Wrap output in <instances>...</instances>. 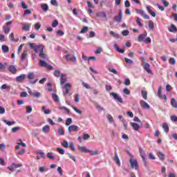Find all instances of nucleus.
I'll return each instance as SVG.
<instances>
[{
    "label": "nucleus",
    "mask_w": 177,
    "mask_h": 177,
    "mask_svg": "<svg viewBox=\"0 0 177 177\" xmlns=\"http://www.w3.org/2000/svg\"><path fill=\"white\" fill-rule=\"evenodd\" d=\"M28 46L32 49L35 53H41L44 50V46L42 44L35 45V43H28Z\"/></svg>",
    "instance_id": "f257e3e1"
},
{
    "label": "nucleus",
    "mask_w": 177,
    "mask_h": 177,
    "mask_svg": "<svg viewBox=\"0 0 177 177\" xmlns=\"http://www.w3.org/2000/svg\"><path fill=\"white\" fill-rule=\"evenodd\" d=\"M158 97L159 99L164 100L165 102L168 100V97H167V95L162 94V87L160 86L158 89Z\"/></svg>",
    "instance_id": "f03ea898"
},
{
    "label": "nucleus",
    "mask_w": 177,
    "mask_h": 177,
    "mask_svg": "<svg viewBox=\"0 0 177 177\" xmlns=\"http://www.w3.org/2000/svg\"><path fill=\"white\" fill-rule=\"evenodd\" d=\"M34 77H35V75H34V72H29L27 75V78L30 80V84H31V85H34V84H35L38 81V79H35L33 81H31V80H32Z\"/></svg>",
    "instance_id": "7ed1b4c3"
},
{
    "label": "nucleus",
    "mask_w": 177,
    "mask_h": 177,
    "mask_svg": "<svg viewBox=\"0 0 177 177\" xmlns=\"http://www.w3.org/2000/svg\"><path fill=\"white\" fill-rule=\"evenodd\" d=\"M110 96H112L115 100H117L121 104H124V100H122V97H120L116 93H111Z\"/></svg>",
    "instance_id": "20e7f679"
},
{
    "label": "nucleus",
    "mask_w": 177,
    "mask_h": 177,
    "mask_svg": "<svg viewBox=\"0 0 177 177\" xmlns=\"http://www.w3.org/2000/svg\"><path fill=\"white\" fill-rule=\"evenodd\" d=\"M39 66H41V67H44L45 68H47V70H53V66L49 65L48 62L44 60L39 61Z\"/></svg>",
    "instance_id": "39448f33"
},
{
    "label": "nucleus",
    "mask_w": 177,
    "mask_h": 177,
    "mask_svg": "<svg viewBox=\"0 0 177 177\" xmlns=\"http://www.w3.org/2000/svg\"><path fill=\"white\" fill-rule=\"evenodd\" d=\"M140 104L142 109H144L145 110H149L150 109V105H149V104H147L145 100H141L140 102Z\"/></svg>",
    "instance_id": "423d86ee"
},
{
    "label": "nucleus",
    "mask_w": 177,
    "mask_h": 177,
    "mask_svg": "<svg viewBox=\"0 0 177 177\" xmlns=\"http://www.w3.org/2000/svg\"><path fill=\"white\" fill-rule=\"evenodd\" d=\"M130 165L131 168H134L135 169H138V161L136 160H133V158H130Z\"/></svg>",
    "instance_id": "0eeeda50"
},
{
    "label": "nucleus",
    "mask_w": 177,
    "mask_h": 177,
    "mask_svg": "<svg viewBox=\"0 0 177 177\" xmlns=\"http://www.w3.org/2000/svg\"><path fill=\"white\" fill-rule=\"evenodd\" d=\"M121 20H122V10H120L118 15H116L114 18V21L118 23H121Z\"/></svg>",
    "instance_id": "6e6552de"
},
{
    "label": "nucleus",
    "mask_w": 177,
    "mask_h": 177,
    "mask_svg": "<svg viewBox=\"0 0 177 177\" xmlns=\"http://www.w3.org/2000/svg\"><path fill=\"white\" fill-rule=\"evenodd\" d=\"M26 77H27V75L26 74H22L19 76H17L15 79L16 82H20V83L24 82V80H26Z\"/></svg>",
    "instance_id": "1a4fd4ad"
},
{
    "label": "nucleus",
    "mask_w": 177,
    "mask_h": 177,
    "mask_svg": "<svg viewBox=\"0 0 177 177\" xmlns=\"http://www.w3.org/2000/svg\"><path fill=\"white\" fill-rule=\"evenodd\" d=\"M113 161H115V164L118 167H121V162L120 161V158H118V154L117 151H115V156L113 158Z\"/></svg>",
    "instance_id": "9d476101"
},
{
    "label": "nucleus",
    "mask_w": 177,
    "mask_h": 177,
    "mask_svg": "<svg viewBox=\"0 0 177 177\" xmlns=\"http://www.w3.org/2000/svg\"><path fill=\"white\" fill-rule=\"evenodd\" d=\"M140 157L142 159V161L145 162V165H146L147 162H146V152L143 150V149H140Z\"/></svg>",
    "instance_id": "9b49d317"
},
{
    "label": "nucleus",
    "mask_w": 177,
    "mask_h": 177,
    "mask_svg": "<svg viewBox=\"0 0 177 177\" xmlns=\"http://www.w3.org/2000/svg\"><path fill=\"white\" fill-rule=\"evenodd\" d=\"M68 131L69 132H77V131H78V126L72 124L68 127Z\"/></svg>",
    "instance_id": "f8f14e48"
},
{
    "label": "nucleus",
    "mask_w": 177,
    "mask_h": 177,
    "mask_svg": "<svg viewBox=\"0 0 177 177\" xmlns=\"http://www.w3.org/2000/svg\"><path fill=\"white\" fill-rule=\"evenodd\" d=\"M67 82V77L65 74L62 73L60 76V84L64 85Z\"/></svg>",
    "instance_id": "ddd939ff"
},
{
    "label": "nucleus",
    "mask_w": 177,
    "mask_h": 177,
    "mask_svg": "<svg viewBox=\"0 0 177 177\" xmlns=\"http://www.w3.org/2000/svg\"><path fill=\"white\" fill-rule=\"evenodd\" d=\"M66 60L69 61V62H75L77 60V57H75V56L74 55H70L68 54H67L65 56Z\"/></svg>",
    "instance_id": "4468645a"
},
{
    "label": "nucleus",
    "mask_w": 177,
    "mask_h": 177,
    "mask_svg": "<svg viewBox=\"0 0 177 177\" xmlns=\"http://www.w3.org/2000/svg\"><path fill=\"white\" fill-rule=\"evenodd\" d=\"M131 126L132 127V128L134 131L139 132V129H140V126H139V124L138 123L131 122Z\"/></svg>",
    "instance_id": "2eb2a0df"
},
{
    "label": "nucleus",
    "mask_w": 177,
    "mask_h": 177,
    "mask_svg": "<svg viewBox=\"0 0 177 177\" xmlns=\"http://www.w3.org/2000/svg\"><path fill=\"white\" fill-rule=\"evenodd\" d=\"M8 71H10V73H11V74H16V73H17V69L16 68V66L13 65H10L8 67Z\"/></svg>",
    "instance_id": "dca6fc26"
},
{
    "label": "nucleus",
    "mask_w": 177,
    "mask_h": 177,
    "mask_svg": "<svg viewBox=\"0 0 177 177\" xmlns=\"http://www.w3.org/2000/svg\"><path fill=\"white\" fill-rule=\"evenodd\" d=\"M64 88L65 89V93L66 95H68L69 92H70V89H71V84L67 83L64 86Z\"/></svg>",
    "instance_id": "f3484780"
},
{
    "label": "nucleus",
    "mask_w": 177,
    "mask_h": 177,
    "mask_svg": "<svg viewBox=\"0 0 177 177\" xmlns=\"http://www.w3.org/2000/svg\"><path fill=\"white\" fill-rule=\"evenodd\" d=\"M144 68L148 74H152L151 69H150V64L148 63L145 64Z\"/></svg>",
    "instance_id": "a211bd4d"
},
{
    "label": "nucleus",
    "mask_w": 177,
    "mask_h": 177,
    "mask_svg": "<svg viewBox=\"0 0 177 177\" xmlns=\"http://www.w3.org/2000/svg\"><path fill=\"white\" fill-rule=\"evenodd\" d=\"M31 27V24H22V30L24 31H28Z\"/></svg>",
    "instance_id": "6ab92c4d"
},
{
    "label": "nucleus",
    "mask_w": 177,
    "mask_h": 177,
    "mask_svg": "<svg viewBox=\"0 0 177 177\" xmlns=\"http://www.w3.org/2000/svg\"><path fill=\"white\" fill-rule=\"evenodd\" d=\"M147 37V32H145L144 34L140 35L138 38V42H142L143 39H145Z\"/></svg>",
    "instance_id": "aec40b11"
},
{
    "label": "nucleus",
    "mask_w": 177,
    "mask_h": 177,
    "mask_svg": "<svg viewBox=\"0 0 177 177\" xmlns=\"http://www.w3.org/2000/svg\"><path fill=\"white\" fill-rule=\"evenodd\" d=\"M138 13L144 17V19H149L150 17L149 15H146V12H145L142 10H138Z\"/></svg>",
    "instance_id": "412c9836"
},
{
    "label": "nucleus",
    "mask_w": 177,
    "mask_h": 177,
    "mask_svg": "<svg viewBox=\"0 0 177 177\" xmlns=\"http://www.w3.org/2000/svg\"><path fill=\"white\" fill-rule=\"evenodd\" d=\"M162 128L165 133H168V132H169V127H168V124L167 122H164L162 124Z\"/></svg>",
    "instance_id": "4be33fe9"
},
{
    "label": "nucleus",
    "mask_w": 177,
    "mask_h": 177,
    "mask_svg": "<svg viewBox=\"0 0 177 177\" xmlns=\"http://www.w3.org/2000/svg\"><path fill=\"white\" fill-rule=\"evenodd\" d=\"M41 8L42 10H44V12H48L49 10V6H48L46 3H42L41 5Z\"/></svg>",
    "instance_id": "5701e85b"
},
{
    "label": "nucleus",
    "mask_w": 177,
    "mask_h": 177,
    "mask_svg": "<svg viewBox=\"0 0 177 177\" xmlns=\"http://www.w3.org/2000/svg\"><path fill=\"white\" fill-rule=\"evenodd\" d=\"M113 47L115 48L117 52H119V53H124V52H125V50H122L120 48V47H118V45H117V44H114Z\"/></svg>",
    "instance_id": "b1692460"
},
{
    "label": "nucleus",
    "mask_w": 177,
    "mask_h": 177,
    "mask_svg": "<svg viewBox=\"0 0 177 177\" xmlns=\"http://www.w3.org/2000/svg\"><path fill=\"white\" fill-rule=\"evenodd\" d=\"M41 131L44 133H48V132L50 131V127H49V125H45L44 127H42Z\"/></svg>",
    "instance_id": "393cba45"
},
{
    "label": "nucleus",
    "mask_w": 177,
    "mask_h": 177,
    "mask_svg": "<svg viewBox=\"0 0 177 177\" xmlns=\"http://www.w3.org/2000/svg\"><path fill=\"white\" fill-rule=\"evenodd\" d=\"M39 56L40 59H48V55L44 53V50L39 53Z\"/></svg>",
    "instance_id": "a878e982"
},
{
    "label": "nucleus",
    "mask_w": 177,
    "mask_h": 177,
    "mask_svg": "<svg viewBox=\"0 0 177 177\" xmlns=\"http://www.w3.org/2000/svg\"><path fill=\"white\" fill-rule=\"evenodd\" d=\"M147 10H148V12L150 13V15L152 16V17H156V14L154 11H153L151 10V8H150V6H147Z\"/></svg>",
    "instance_id": "bb28decb"
},
{
    "label": "nucleus",
    "mask_w": 177,
    "mask_h": 177,
    "mask_svg": "<svg viewBox=\"0 0 177 177\" xmlns=\"http://www.w3.org/2000/svg\"><path fill=\"white\" fill-rule=\"evenodd\" d=\"M9 38H10L12 42H19V38L15 39V35L13 34V32L10 33Z\"/></svg>",
    "instance_id": "cd10ccee"
},
{
    "label": "nucleus",
    "mask_w": 177,
    "mask_h": 177,
    "mask_svg": "<svg viewBox=\"0 0 177 177\" xmlns=\"http://www.w3.org/2000/svg\"><path fill=\"white\" fill-rule=\"evenodd\" d=\"M41 110L44 111V114H50V113H52V110L47 109L46 106H42Z\"/></svg>",
    "instance_id": "c85d7f7f"
},
{
    "label": "nucleus",
    "mask_w": 177,
    "mask_h": 177,
    "mask_svg": "<svg viewBox=\"0 0 177 177\" xmlns=\"http://www.w3.org/2000/svg\"><path fill=\"white\" fill-rule=\"evenodd\" d=\"M171 105L172 107H174V109H177V101H176V100H175V98H172V99H171Z\"/></svg>",
    "instance_id": "c756f323"
},
{
    "label": "nucleus",
    "mask_w": 177,
    "mask_h": 177,
    "mask_svg": "<svg viewBox=\"0 0 177 177\" xmlns=\"http://www.w3.org/2000/svg\"><path fill=\"white\" fill-rule=\"evenodd\" d=\"M169 32H177V28L175 25L171 24V28L169 29Z\"/></svg>",
    "instance_id": "7c9ffc66"
},
{
    "label": "nucleus",
    "mask_w": 177,
    "mask_h": 177,
    "mask_svg": "<svg viewBox=\"0 0 177 177\" xmlns=\"http://www.w3.org/2000/svg\"><path fill=\"white\" fill-rule=\"evenodd\" d=\"M79 150H80V151H82L83 153H88L89 151V149H88L86 147L79 146Z\"/></svg>",
    "instance_id": "2f4dec72"
},
{
    "label": "nucleus",
    "mask_w": 177,
    "mask_h": 177,
    "mask_svg": "<svg viewBox=\"0 0 177 177\" xmlns=\"http://www.w3.org/2000/svg\"><path fill=\"white\" fill-rule=\"evenodd\" d=\"M57 132L60 136H63L64 135V129H63L62 127H60L58 128Z\"/></svg>",
    "instance_id": "473e14b6"
},
{
    "label": "nucleus",
    "mask_w": 177,
    "mask_h": 177,
    "mask_svg": "<svg viewBox=\"0 0 177 177\" xmlns=\"http://www.w3.org/2000/svg\"><path fill=\"white\" fill-rule=\"evenodd\" d=\"M158 157H159L160 160L164 161L165 160V155L162 153V152L158 153Z\"/></svg>",
    "instance_id": "72a5a7b5"
},
{
    "label": "nucleus",
    "mask_w": 177,
    "mask_h": 177,
    "mask_svg": "<svg viewBox=\"0 0 177 177\" xmlns=\"http://www.w3.org/2000/svg\"><path fill=\"white\" fill-rule=\"evenodd\" d=\"M1 49L3 52V53H8V52H9V47L6 45H3L1 46Z\"/></svg>",
    "instance_id": "f704fd0d"
},
{
    "label": "nucleus",
    "mask_w": 177,
    "mask_h": 177,
    "mask_svg": "<svg viewBox=\"0 0 177 177\" xmlns=\"http://www.w3.org/2000/svg\"><path fill=\"white\" fill-rule=\"evenodd\" d=\"M3 30L5 34H9V31H10V26H3Z\"/></svg>",
    "instance_id": "c9c22d12"
},
{
    "label": "nucleus",
    "mask_w": 177,
    "mask_h": 177,
    "mask_svg": "<svg viewBox=\"0 0 177 177\" xmlns=\"http://www.w3.org/2000/svg\"><path fill=\"white\" fill-rule=\"evenodd\" d=\"M3 122H5V124H6V125H8L9 127H10V125H15V124H16V122L15 121L10 122L6 120H4Z\"/></svg>",
    "instance_id": "e433bc0d"
},
{
    "label": "nucleus",
    "mask_w": 177,
    "mask_h": 177,
    "mask_svg": "<svg viewBox=\"0 0 177 177\" xmlns=\"http://www.w3.org/2000/svg\"><path fill=\"white\" fill-rule=\"evenodd\" d=\"M88 153H90L91 156H97V154H99V150L92 151L89 149Z\"/></svg>",
    "instance_id": "4c0bfd02"
},
{
    "label": "nucleus",
    "mask_w": 177,
    "mask_h": 177,
    "mask_svg": "<svg viewBox=\"0 0 177 177\" xmlns=\"http://www.w3.org/2000/svg\"><path fill=\"white\" fill-rule=\"evenodd\" d=\"M47 158H49L50 160H54L55 156H53V152H48L47 153Z\"/></svg>",
    "instance_id": "58836bf2"
},
{
    "label": "nucleus",
    "mask_w": 177,
    "mask_h": 177,
    "mask_svg": "<svg viewBox=\"0 0 177 177\" xmlns=\"http://www.w3.org/2000/svg\"><path fill=\"white\" fill-rule=\"evenodd\" d=\"M39 172H48V168L46 167H39Z\"/></svg>",
    "instance_id": "ea45409f"
},
{
    "label": "nucleus",
    "mask_w": 177,
    "mask_h": 177,
    "mask_svg": "<svg viewBox=\"0 0 177 177\" xmlns=\"http://www.w3.org/2000/svg\"><path fill=\"white\" fill-rule=\"evenodd\" d=\"M72 122H73V119H71V118H68L66 120V125L68 127V125H71Z\"/></svg>",
    "instance_id": "a19ab883"
},
{
    "label": "nucleus",
    "mask_w": 177,
    "mask_h": 177,
    "mask_svg": "<svg viewBox=\"0 0 177 177\" xmlns=\"http://www.w3.org/2000/svg\"><path fill=\"white\" fill-rule=\"evenodd\" d=\"M149 28L150 30H154V22L153 21H149Z\"/></svg>",
    "instance_id": "79ce46f5"
},
{
    "label": "nucleus",
    "mask_w": 177,
    "mask_h": 177,
    "mask_svg": "<svg viewBox=\"0 0 177 177\" xmlns=\"http://www.w3.org/2000/svg\"><path fill=\"white\" fill-rule=\"evenodd\" d=\"M142 96L145 100H147V92L146 91H142Z\"/></svg>",
    "instance_id": "37998d69"
},
{
    "label": "nucleus",
    "mask_w": 177,
    "mask_h": 177,
    "mask_svg": "<svg viewBox=\"0 0 177 177\" xmlns=\"http://www.w3.org/2000/svg\"><path fill=\"white\" fill-rule=\"evenodd\" d=\"M26 57H27V51H24V52L23 53V54H22L21 56V60L22 62H24V59H26Z\"/></svg>",
    "instance_id": "c03bdc74"
},
{
    "label": "nucleus",
    "mask_w": 177,
    "mask_h": 177,
    "mask_svg": "<svg viewBox=\"0 0 177 177\" xmlns=\"http://www.w3.org/2000/svg\"><path fill=\"white\" fill-rule=\"evenodd\" d=\"M53 96V99H54V102H55L56 103H57V102H59V96H57L56 94L53 93L52 94Z\"/></svg>",
    "instance_id": "a18cd8bd"
},
{
    "label": "nucleus",
    "mask_w": 177,
    "mask_h": 177,
    "mask_svg": "<svg viewBox=\"0 0 177 177\" xmlns=\"http://www.w3.org/2000/svg\"><path fill=\"white\" fill-rule=\"evenodd\" d=\"M142 19L140 18H137L136 23L139 27H143V24H142Z\"/></svg>",
    "instance_id": "49530a36"
},
{
    "label": "nucleus",
    "mask_w": 177,
    "mask_h": 177,
    "mask_svg": "<svg viewBox=\"0 0 177 177\" xmlns=\"http://www.w3.org/2000/svg\"><path fill=\"white\" fill-rule=\"evenodd\" d=\"M53 74L57 78H59V77L62 75V74H60V71L57 70L55 71Z\"/></svg>",
    "instance_id": "de8ad7c7"
},
{
    "label": "nucleus",
    "mask_w": 177,
    "mask_h": 177,
    "mask_svg": "<svg viewBox=\"0 0 177 177\" xmlns=\"http://www.w3.org/2000/svg\"><path fill=\"white\" fill-rule=\"evenodd\" d=\"M12 167L14 168H20V167H23V164L19 163V164H16V163H12Z\"/></svg>",
    "instance_id": "09e8293b"
},
{
    "label": "nucleus",
    "mask_w": 177,
    "mask_h": 177,
    "mask_svg": "<svg viewBox=\"0 0 177 177\" xmlns=\"http://www.w3.org/2000/svg\"><path fill=\"white\" fill-rule=\"evenodd\" d=\"M169 64H175V63H176V60H175V58L174 57H171L169 59Z\"/></svg>",
    "instance_id": "8fccbe9b"
},
{
    "label": "nucleus",
    "mask_w": 177,
    "mask_h": 177,
    "mask_svg": "<svg viewBox=\"0 0 177 177\" xmlns=\"http://www.w3.org/2000/svg\"><path fill=\"white\" fill-rule=\"evenodd\" d=\"M123 93H124V95H131V91H129V89L127 88H124L123 89Z\"/></svg>",
    "instance_id": "3c124183"
},
{
    "label": "nucleus",
    "mask_w": 177,
    "mask_h": 177,
    "mask_svg": "<svg viewBox=\"0 0 177 177\" xmlns=\"http://www.w3.org/2000/svg\"><path fill=\"white\" fill-rule=\"evenodd\" d=\"M74 98H75V103L80 102V95H78V94H75V95H74Z\"/></svg>",
    "instance_id": "603ef678"
},
{
    "label": "nucleus",
    "mask_w": 177,
    "mask_h": 177,
    "mask_svg": "<svg viewBox=\"0 0 177 177\" xmlns=\"http://www.w3.org/2000/svg\"><path fill=\"white\" fill-rule=\"evenodd\" d=\"M1 89H7L8 91H10V86H8L7 84H3L1 86Z\"/></svg>",
    "instance_id": "864d4df0"
},
{
    "label": "nucleus",
    "mask_w": 177,
    "mask_h": 177,
    "mask_svg": "<svg viewBox=\"0 0 177 177\" xmlns=\"http://www.w3.org/2000/svg\"><path fill=\"white\" fill-rule=\"evenodd\" d=\"M107 119L109 122H113L114 121V118H113V116H111L110 114L107 115Z\"/></svg>",
    "instance_id": "5fc2aeb1"
},
{
    "label": "nucleus",
    "mask_w": 177,
    "mask_h": 177,
    "mask_svg": "<svg viewBox=\"0 0 177 177\" xmlns=\"http://www.w3.org/2000/svg\"><path fill=\"white\" fill-rule=\"evenodd\" d=\"M103 52V49L101 47H99L97 48L95 53L97 55H100V53H102Z\"/></svg>",
    "instance_id": "6e6d98bb"
},
{
    "label": "nucleus",
    "mask_w": 177,
    "mask_h": 177,
    "mask_svg": "<svg viewBox=\"0 0 177 177\" xmlns=\"http://www.w3.org/2000/svg\"><path fill=\"white\" fill-rule=\"evenodd\" d=\"M88 31V26H84L83 28L81 30L80 33L84 34V32H87Z\"/></svg>",
    "instance_id": "4d7b16f0"
},
{
    "label": "nucleus",
    "mask_w": 177,
    "mask_h": 177,
    "mask_svg": "<svg viewBox=\"0 0 177 177\" xmlns=\"http://www.w3.org/2000/svg\"><path fill=\"white\" fill-rule=\"evenodd\" d=\"M144 42L145 44H151V39H150V37H146L145 39H144Z\"/></svg>",
    "instance_id": "13d9d810"
},
{
    "label": "nucleus",
    "mask_w": 177,
    "mask_h": 177,
    "mask_svg": "<svg viewBox=\"0 0 177 177\" xmlns=\"http://www.w3.org/2000/svg\"><path fill=\"white\" fill-rule=\"evenodd\" d=\"M124 85H126L127 86H129V85H131V80H129V79H125Z\"/></svg>",
    "instance_id": "bf43d9fd"
},
{
    "label": "nucleus",
    "mask_w": 177,
    "mask_h": 177,
    "mask_svg": "<svg viewBox=\"0 0 177 177\" xmlns=\"http://www.w3.org/2000/svg\"><path fill=\"white\" fill-rule=\"evenodd\" d=\"M35 28L37 30H39V28H41V24H39V22L36 23L35 24Z\"/></svg>",
    "instance_id": "052dcab7"
},
{
    "label": "nucleus",
    "mask_w": 177,
    "mask_h": 177,
    "mask_svg": "<svg viewBox=\"0 0 177 177\" xmlns=\"http://www.w3.org/2000/svg\"><path fill=\"white\" fill-rule=\"evenodd\" d=\"M19 129H20L19 127H13L11 130V132H12L13 133H15V132H17V131H19Z\"/></svg>",
    "instance_id": "680f3d73"
},
{
    "label": "nucleus",
    "mask_w": 177,
    "mask_h": 177,
    "mask_svg": "<svg viewBox=\"0 0 177 177\" xmlns=\"http://www.w3.org/2000/svg\"><path fill=\"white\" fill-rule=\"evenodd\" d=\"M31 111H32V108L30 106H28L26 107V113L28 114H30V113H31Z\"/></svg>",
    "instance_id": "e2e57ef3"
},
{
    "label": "nucleus",
    "mask_w": 177,
    "mask_h": 177,
    "mask_svg": "<svg viewBox=\"0 0 177 177\" xmlns=\"http://www.w3.org/2000/svg\"><path fill=\"white\" fill-rule=\"evenodd\" d=\"M62 145L64 147H66V149H68V142H67V141L64 140Z\"/></svg>",
    "instance_id": "0e129e2a"
},
{
    "label": "nucleus",
    "mask_w": 177,
    "mask_h": 177,
    "mask_svg": "<svg viewBox=\"0 0 177 177\" xmlns=\"http://www.w3.org/2000/svg\"><path fill=\"white\" fill-rule=\"evenodd\" d=\"M171 90H172V86H171V85H169V84H167L166 85V91L167 92H171Z\"/></svg>",
    "instance_id": "69168bd1"
},
{
    "label": "nucleus",
    "mask_w": 177,
    "mask_h": 177,
    "mask_svg": "<svg viewBox=\"0 0 177 177\" xmlns=\"http://www.w3.org/2000/svg\"><path fill=\"white\" fill-rule=\"evenodd\" d=\"M33 96L37 98L41 97V93L35 92L33 93Z\"/></svg>",
    "instance_id": "338daca9"
},
{
    "label": "nucleus",
    "mask_w": 177,
    "mask_h": 177,
    "mask_svg": "<svg viewBox=\"0 0 177 177\" xmlns=\"http://www.w3.org/2000/svg\"><path fill=\"white\" fill-rule=\"evenodd\" d=\"M171 121H173L174 122H177V116H176V115H172V116H171Z\"/></svg>",
    "instance_id": "774afa93"
}]
</instances>
